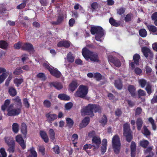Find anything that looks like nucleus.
Segmentation results:
<instances>
[{
    "instance_id": "1",
    "label": "nucleus",
    "mask_w": 157,
    "mask_h": 157,
    "mask_svg": "<svg viewBox=\"0 0 157 157\" xmlns=\"http://www.w3.org/2000/svg\"><path fill=\"white\" fill-rule=\"evenodd\" d=\"M10 101L9 99L6 100L4 104L2 106V110L5 111L6 109L7 111V115L10 116H14L19 115L21 112V108L15 107L14 105H9Z\"/></svg>"
},
{
    "instance_id": "2",
    "label": "nucleus",
    "mask_w": 157,
    "mask_h": 157,
    "mask_svg": "<svg viewBox=\"0 0 157 157\" xmlns=\"http://www.w3.org/2000/svg\"><path fill=\"white\" fill-rule=\"evenodd\" d=\"M101 108L98 105L90 104L86 106L83 107L81 110L82 114L83 115H88L93 116V112H99Z\"/></svg>"
},
{
    "instance_id": "3",
    "label": "nucleus",
    "mask_w": 157,
    "mask_h": 157,
    "mask_svg": "<svg viewBox=\"0 0 157 157\" xmlns=\"http://www.w3.org/2000/svg\"><path fill=\"white\" fill-rule=\"evenodd\" d=\"M82 55L87 60L89 61L90 59L92 61L98 62V56L97 54L90 52L86 47L83 48Z\"/></svg>"
},
{
    "instance_id": "4",
    "label": "nucleus",
    "mask_w": 157,
    "mask_h": 157,
    "mask_svg": "<svg viewBox=\"0 0 157 157\" xmlns=\"http://www.w3.org/2000/svg\"><path fill=\"white\" fill-rule=\"evenodd\" d=\"M90 31L93 34H96L95 39L99 41H101L103 39L104 31L102 28L99 26L92 27Z\"/></svg>"
},
{
    "instance_id": "5",
    "label": "nucleus",
    "mask_w": 157,
    "mask_h": 157,
    "mask_svg": "<svg viewBox=\"0 0 157 157\" xmlns=\"http://www.w3.org/2000/svg\"><path fill=\"white\" fill-rule=\"evenodd\" d=\"M112 145L114 152L118 153L120 149L121 143L119 136L116 135L113 136L112 140Z\"/></svg>"
},
{
    "instance_id": "6",
    "label": "nucleus",
    "mask_w": 157,
    "mask_h": 157,
    "mask_svg": "<svg viewBox=\"0 0 157 157\" xmlns=\"http://www.w3.org/2000/svg\"><path fill=\"white\" fill-rule=\"evenodd\" d=\"M88 91V87L86 86H80L75 94V97L84 98L87 94Z\"/></svg>"
},
{
    "instance_id": "7",
    "label": "nucleus",
    "mask_w": 157,
    "mask_h": 157,
    "mask_svg": "<svg viewBox=\"0 0 157 157\" xmlns=\"http://www.w3.org/2000/svg\"><path fill=\"white\" fill-rule=\"evenodd\" d=\"M43 66L44 67L48 69L50 73L54 76L59 78L61 76V74L60 72L58 71L57 69L54 68L52 66H49L47 62H46L44 63L43 64Z\"/></svg>"
},
{
    "instance_id": "8",
    "label": "nucleus",
    "mask_w": 157,
    "mask_h": 157,
    "mask_svg": "<svg viewBox=\"0 0 157 157\" xmlns=\"http://www.w3.org/2000/svg\"><path fill=\"white\" fill-rule=\"evenodd\" d=\"M131 132L130 129L129 124L126 123L124 125L123 135L126 138L127 141L130 142L132 139Z\"/></svg>"
},
{
    "instance_id": "9",
    "label": "nucleus",
    "mask_w": 157,
    "mask_h": 157,
    "mask_svg": "<svg viewBox=\"0 0 157 157\" xmlns=\"http://www.w3.org/2000/svg\"><path fill=\"white\" fill-rule=\"evenodd\" d=\"M46 118V121L49 123H52L53 121L56 120L58 116L55 113H49L46 114L45 116Z\"/></svg>"
},
{
    "instance_id": "10",
    "label": "nucleus",
    "mask_w": 157,
    "mask_h": 157,
    "mask_svg": "<svg viewBox=\"0 0 157 157\" xmlns=\"http://www.w3.org/2000/svg\"><path fill=\"white\" fill-rule=\"evenodd\" d=\"M13 103L12 104L14 105L15 107H17L18 108H21V109L22 107V104L20 98L18 96H17L12 99Z\"/></svg>"
},
{
    "instance_id": "11",
    "label": "nucleus",
    "mask_w": 157,
    "mask_h": 157,
    "mask_svg": "<svg viewBox=\"0 0 157 157\" xmlns=\"http://www.w3.org/2000/svg\"><path fill=\"white\" fill-rule=\"evenodd\" d=\"M101 142V139L99 136H96L93 137L92 140V144L94 147V149H98L99 147Z\"/></svg>"
},
{
    "instance_id": "12",
    "label": "nucleus",
    "mask_w": 157,
    "mask_h": 157,
    "mask_svg": "<svg viewBox=\"0 0 157 157\" xmlns=\"http://www.w3.org/2000/svg\"><path fill=\"white\" fill-rule=\"evenodd\" d=\"M16 141L20 145L23 149L26 147L25 143L21 135H18L16 137Z\"/></svg>"
},
{
    "instance_id": "13",
    "label": "nucleus",
    "mask_w": 157,
    "mask_h": 157,
    "mask_svg": "<svg viewBox=\"0 0 157 157\" xmlns=\"http://www.w3.org/2000/svg\"><path fill=\"white\" fill-rule=\"evenodd\" d=\"M142 52L144 56L147 57L149 56L150 57H153V54L150 49L146 47H144L142 49Z\"/></svg>"
},
{
    "instance_id": "14",
    "label": "nucleus",
    "mask_w": 157,
    "mask_h": 157,
    "mask_svg": "<svg viewBox=\"0 0 157 157\" xmlns=\"http://www.w3.org/2000/svg\"><path fill=\"white\" fill-rule=\"evenodd\" d=\"M109 60L113 63L115 66L117 67H119L121 64L119 60L113 57L109 56L108 57Z\"/></svg>"
},
{
    "instance_id": "15",
    "label": "nucleus",
    "mask_w": 157,
    "mask_h": 157,
    "mask_svg": "<svg viewBox=\"0 0 157 157\" xmlns=\"http://www.w3.org/2000/svg\"><path fill=\"white\" fill-rule=\"evenodd\" d=\"M71 43L67 40H63L59 41L57 44V46L59 47H64L65 48H68L69 47Z\"/></svg>"
},
{
    "instance_id": "16",
    "label": "nucleus",
    "mask_w": 157,
    "mask_h": 157,
    "mask_svg": "<svg viewBox=\"0 0 157 157\" xmlns=\"http://www.w3.org/2000/svg\"><path fill=\"white\" fill-rule=\"evenodd\" d=\"M90 121V118L88 117H85L79 125L80 128H82L86 127L89 124Z\"/></svg>"
},
{
    "instance_id": "17",
    "label": "nucleus",
    "mask_w": 157,
    "mask_h": 157,
    "mask_svg": "<svg viewBox=\"0 0 157 157\" xmlns=\"http://www.w3.org/2000/svg\"><path fill=\"white\" fill-rule=\"evenodd\" d=\"M107 140L105 139H104L102 142V146L101 148V152L102 154H103L106 151V146L107 145Z\"/></svg>"
},
{
    "instance_id": "18",
    "label": "nucleus",
    "mask_w": 157,
    "mask_h": 157,
    "mask_svg": "<svg viewBox=\"0 0 157 157\" xmlns=\"http://www.w3.org/2000/svg\"><path fill=\"white\" fill-rule=\"evenodd\" d=\"M49 84L50 86H54L58 90H59L63 88L62 84L60 82H54L50 83Z\"/></svg>"
},
{
    "instance_id": "19",
    "label": "nucleus",
    "mask_w": 157,
    "mask_h": 157,
    "mask_svg": "<svg viewBox=\"0 0 157 157\" xmlns=\"http://www.w3.org/2000/svg\"><path fill=\"white\" fill-rule=\"evenodd\" d=\"M78 84L77 81H73L69 86V90L73 91L77 88Z\"/></svg>"
},
{
    "instance_id": "20",
    "label": "nucleus",
    "mask_w": 157,
    "mask_h": 157,
    "mask_svg": "<svg viewBox=\"0 0 157 157\" xmlns=\"http://www.w3.org/2000/svg\"><path fill=\"white\" fill-rule=\"evenodd\" d=\"M22 49L24 50L32 51L33 48L32 45L31 44L26 43L24 44H22Z\"/></svg>"
},
{
    "instance_id": "21",
    "label": "nucleus",
    "mask_w": 157,
    "mask_h": 157,
    "mask_svg": "<svg viewBox=\"0 0 157 157\" xmlns=\"http://www.w3.org/2000/svg\"><path fill=\"white\" fill-rule=\"evenodd\" d=\"M40 135L42 138L45 143H47L49 140L48 135L45 131H41L40 132Z\"/></svg>"
},
{
    "instance_id": "22",
    "label": "nucleus",
    "mask_w": 157,
    "mask_h": 157,
    "mask_svg": "<svg viewBox=\"0 0 157 157\" xmlns=\"http://www.w3.org/2000/svg\"><path fill=\"white\" fill-rule=\"evenodd\" d=\"M147 27L150 32L153 33V34L157 35V28L154 25H147Z\"/></svg>"
},
{
    "instance_id": "23",
    "label": "nucleus",
    "mask_w": 157,
    "mask_h": 157,
    "mask_svg": "<svg viewBox=\"0 0 157 157\" xmlns=\"http://www.w3.org/2000/svg\"><path fill=\"white\" fill-rule=\"evenodd\" d=\"M58 98L62 100L69 101L70 99V97L64 94H60L58 95Z\"/></svg>"
},
{
    "instance_id": "24",
    "label": "nucleus",
    "mask_w": 157,
    "mask_h": 157,
    "mask_svg": "<svg viewBox=\"0 0 157 157\" xmlns=\"http://www.w3.org/2000/svg\"><path fill=\"white\" fill-rule=\"evenodd\" d=\"M131 157H134L136 151V144L134 142H132L131 144Z\"/></svg>"
},
{
    "instance_id": "25",
    "label": "nucleus",
    "mask_w": 157,
    "mask_h": 157,
    "mask_svg": "<svg viewBox=\"0 0 157 157\" xmlns=\"http://www.w3.org/2000/svg\"><path fill=\"white\" fill-rule=\"evenodd\" d=\"M21 133L25 137L27 133V126L26 124L24 123H23L21 124Z\"/></svg>"
},
{
    "instance_id": "26",
    "label": "nucleus",
    "mask_w": 157,
    "mask_h": 157,
    "mask_svg": "<svg viewBox=\"0 0 157 157\" xmlns=\"http://www.w3.org/2000/svg\"><path fill=\"white\" fill-rule=\"evenodd\" d=\"M128 90L132 96L134 97L135 96L136 89L134 86H129L128 88Z\"/></svg>"
},
{
    "instance_id": "27",
    "label": "nucleus",
    "mask_w": 157,
    "mask_h": 157,
    "mask_svg": "<svg viewBox=\"0 0 157 157\" xmlns=\"http://www.w3.org/2000/svg\"><path fill=\"white\" fill-rule=\"evenodd\" d=\"M115 86L118 89L121 90L122 87V83L120 79L115 80L114 83Z\"/></svg>"
},
{
    "instance_id": "28",
    "label": "nucleus",
    "mask_w": 157,
    "mask_h": 157,
    "mask_svg": "<svg viewBox=\"0 0 157 157\" xmlns=\"http://www.w3.org/2000/svg\"><path fill=\"white\" fill-rule=\"evenodd\" d=\"M9 74V72L7 71L0 75V84L2 83Z\"/></svg>"
},
{
    "instance_id": "29",
    "label": "nucleus",
    "mask_w": 157,
    "mask_h": 157,
    "mask_svg": "<svg viewBox=\"0 0 157 157\" xmlns=\"http://www.w3.org/2000/svg\"><path fill=\"white\" fill-rule=\"evenodd\" d=\"M29 152L30 154L27 157H37V153L34 148H31Z\"/></svg>"
},
{
    "instance_id": "30",
    "label": "nucleus",
    "mask_w": 157,
    "mask_h": 157,
    "mask_svg": "<svg viewBox=\"0 0 157 157\" xmlns=\"http://www.w3.org/2000/svg\"><path fill=\"white\" fill-rule=\"evenodd\" d=\"M138 82L142 88H144L146 85H147V84L149 83L144 79H139L138 81Z\"/></svg>"
},
{
    "instance_id": "31",
    "label": "nucleus",
    "mask_w": 157,
    "mask_h": 157,
    "mask_svg": "<svg viewBox=\"0 0 157 157\" xmlns=\"http://www.w3.org/2000/svg\"><path fill=\"white\" fill-rule=\"evenodd\" d=\"M49 137L52 140H54L55 138V132L54 130L52 129H50L48 131Z\"/></svg>"
},
{
    "instance_id": "32",
    "label": "nucleus",
    "mask_w": 157,
    "mask_h": 157,
    "mask_svg": "<svg viewBox=\"0 0 157 157\" xmlns=\"http://www.w3.org/2000/svg\"><path fill=\"white\" fill-rule=\"evenodd\" d=\"M93 145L90 144H86L83 147V149L85 150L87 153H89L90 150L92 148Z\"/></svg>"
},
{
    "instance_id": "33",
    "label": "nucleus",
    "mask_w": 157,
    "mask_h": 157,
    "mask_svg": "<svg viewBox=\"0 0 157 157\" xmlns=\"http://www.w3.org/2000/svg\"><path fill=\"white\" fill-rule=\"evenodd\" d=\"M67 59L68 62L71 63L74 61L75 57L71 53L69 52L67 54Z\"/></svg>"
},
{
    "instance_id": "34",
    "label": "nucleus",
    "mask_w": 157,
    "mask_h": 157,
    "mask_svg": "<svg viewBox=\"0 0 157 157\" xmlns=\"http://www.w3.org/2000/svg\"><path fill=\"white\" fill-rule=\"evenodd\" d=\"M23 78H16L14 80V84L17 86H18L23 82Z\"/></svg>"
},
{
    "instance_id": "35",
    "label": "nucleus",
    "mask_w": 157,
    "mask_h": 157,
    "mask_svg": "<svg viewBox=\"0 0 157 157\" xmlns=\"http://www.w3.org/2000/svg\"><path fill=\"white\" fill-rule=\"evenodd\" d=\"M9 92L10 95L12 96H14L17 94L16 90L13 87H11L9 88Z\"/></svg>"
},
{
    "instance_id": "36",
    "label": "nucleus",
    "mask_w": 157,
    "mask_h": 157,
    "mask_svg": "<svg viewBox=\"0 0 157 157\" xmlns=\"http://www.w3.org/2000/svg\"><path fill=\"white\" fill-rule=\"evenodd\" d=\"M143 123V122L140 118H138L136 121V124L137 129L138 130H140Z\"/></svg>"
},
{
    "instance_id": "37",
    "label": "nucleus",
    "mask_w": 157,
    "mask_h": 157,
    "mask_svg": "<svg viewBox=\"0 0 157 157\" xmlns=\"http://www.w3.org/2000/svg\"><path fill=\"white\" fill-rule=\"evenodd\" d=\"M19 129V126L17 123H14L12 125L13 131L15 133L18 132Z\"/></svg>"
},
{
    "instance_id": "38",
    "label": "nucleus",
    "mask_w": 157,
    "mask_h": 157,
    "mask_svg": "<svg viewBox=\"0 0 157 157\" xmlns=\"http://www.w3.org/2000/svg\"><path fill=\"white\" fill-rule=\"evenodd\" d=\"M109 22L112 25L114 26L117 27L120 25V23L118 22L112 18H110L109 19Z\"/></svg>"
},
{
    "instance_id": "39",
    "label": "nucleus",
    "mask_w": 157,
    "mask_h": 157,
    "mask_svg": "<svg viewBox=\"0 0 157 157\" xmlns=\"http://www.w3.org/2000/svg\"><path fill=\"white\" fill-rule=\"evenodd\" d=\"M140 56L138 54H136L133 56V59L135 64L136 65H139V59H140Z\"/></svg>"
},
{
    "instance_id": "40",
    "label": "nucleus",
    "mask_w": 157,
    "mask_h": 157,
    "mask_svg": "<svg viewBox=\"0 0 157 157\" xmlns=\"http://www.w3.org/2000/svg\"><path fill=\"white\" fill-rule=\"evenodd\" d=\"M139 33L141 36L144 37L146 36L147 33L145 29H142L140 30Z\"/></svg>"
},
{
    "instance_id": "41",
    "label": "nucleus",
    "mask_w": 157,
    "mask_h": 157,
    "mask_svg": "<svg viewBox=\"0 0 157 157\" xmlns=\"http://www.w3.org/2000/svg\"><path fill=\"white\" fill-rule=\"evenodd\" d=\"M66 121L67 126L70 128L72 127L74 124L73 120L70 118H67L66 119Z\"/></svg>"
},
{
    "instance_id": "42",
    "label": "nucleus",
    "mask_w": 157,
    "mask_h": 157,
    "mask_svg": "<svg viewBox=\"0 0 157 157\" xmlns=\"http://www.w3.org/2000/svg\"><path fill=\"white\" fill-rule=\"evenodd\" d=\"M8 46V44L6 41L3 40L0 41V48L3 49H6Z\"/></svg>"
},
{
    "instance_id": "43",
    "label": "nucleus",
    "mask_w": 157,
    "mask_h": 157,
    "mask_svg": "<svg viewBox=\"0 0 157 157\" xmlns=\"http://www.w3.org/2000/svg\"><path fill=\"white\" fill-rule=\"evenodd\" d=\"M143 130L142 131V133L145 136H149L150 135L151 132L147 128L146 126H144L143 128Z\"/></svg>"
},
{
    "instance_id": "44",
    "label": "nucleus",
    "mask_w": 157,
    "mask_h": 157,
    "mask_svg": "<svg viewBox=\"0 0 157 157\" xmlns=\"http://www.w3.org/2000/svg\"><path fill=\"white\" fill-rule=\"evenodd\" d=\"M148 144V141L146 140H143L140 142V145L144 148L146 147Z\"/></svg>"
},
{
    "instance_id": "45",
    "label": "nucleus",
    "mask_w": 157,
    "mask_h": 157,
    "mask_svg": "<svg viewBox=\"0 0 157 157\" xmlns=\"http://www.w3.org/2000/svg\"><path fill=\"white\" fill-rule=\"evenodd\" d=\"M107 122V119L105 115H104L103 117L100 119V122L102 125L105 124Z\"/></svg>"
},
{
    "instance_id": "46",
    "label": "nucleus",
    "mask_w": 157,
    "mask_h": 157,
    "mask_svg": "<svg viewBox=\"0 0 157 157\" xmlns=\"http://www.w3.org/2000/svg\"><path fill=\"white\" fill-rule=\"evenodd\" d=\"M152 20L154 21V24L157 26V12H155L152 14L151 16Z\"/></svg>"
},
{
    "instance_id": "47",
    "label": "nucleus",
    "mask_w": 157,
    "mask_h": 157,
    "mask_svg": "<svg viewBox=\"0 0 157 157\" xmlns=\"http://www.w3.org/2000/svg\"><path fill=\"white\" fill-rule=\"evenodd\" d=\"M36 77L44 81L46 79L45 75L42 73H40L37 74Z\"/></svg>"
},
{
    "instance_id": "48",
    "label": "nucleus",
    "mask_w": 157,
    "mask_h": 157,
    "mask_svg": "<svg viewBox=\"0 0 157 157\" xmlns=\"http://www.w3.org/2000/svg\"><path fill=\"white\" fill-rule=\"evenodd\" d=\"M145 90H146L147 93L149 94H151L152 92L151 86L149 83L148 84H147V85H146L145 88Z\"/></svg>"
},
{
    "instance_id": "49",
    "label": "nucleus",
    "mask_w": 157,
    "mask_h": 157,
    "mask_svg": "<svg viewBox=\"0 0 157 157\" xmlns=\"http://www.w3.org/2000/svg\"><path fill=\"white\" fill-rule=\"evenodd\" d=\"M152 149L151 147H148L145 151V153H149L150 154V155L148 156H147L146 157H152L153 155V153L151 152V150Z\"/></svg>"
},
{
    "instance_id": "50",
    "label": "nucleus",
    "mask_w": 157,
    "mask_h": 157,
    "mask_svg": "<svg viewBox=\"0 0 157 157\" xmlns=\"http://www.w3.org/2000/svg\"><path fill=\"white\" fill-rule=\"evenodd\" d=\"M43 104L44 107L49 108L51 106V102L48 100H45L43 102Z\"/></svg>"
},
{
    "instance_id": "51",
    "label": "nucleus",
    "mask_w": 157,
    "mask_h": 157,
    "mask_svg": "<svg viewBox=\"0 0 157 157\" xmlns=\"http://www.w3.org/2000/svg\"><path fill=\"white\" fill-rule=\"evenodd\" d=\"M97 80H100L102 78L101 75L99 73H94V77Z\"/></svg>"
},
{
    "instance_id": "52",
    "label": "nucleus",
    "mask_w": 157,
    "mask_h": 157,
    "mask_svg": "<svg viewBox=\"0 0 157 157\" xmlns=\"http://www.w3.org/2000/svg\"><path fill=\"white\" fill-rule=\"evenodd\" d=\"M139 97L140 98L141 96H144L146 95L145 92L143 90L140 89L138 91Z\"/></svg>"
},
{
    "instance_id": "53",
    "label": "nucleus",
    "mask_w": 157,
    "mask_h": 157,
    "mask_svg": "<svg viewBox=\"0 0 157 157\" xmlns=\"http://www.w3.org/2000/svg\"><path fill=\"white\" fill-rule=\"evenodd\" d=\"M0 152L2 157H6L7 154L4 148L2 147L0 149Z\"/></svg>"
},
{
    "instance_id": "54",
    "label": "nucleus",
    "mask_w": 157,
    "mask_h": 157,
    "mask_svg": "<svg viewBox=\"0 0 157 157\" xmlns=\"http://www.w3.org/2000/svg\"><path fill=\"white\" fill-rule=\"evenodd\" d=\"M23 72V71L20 68H17L15 71L13 72V73L16 75H18L19 74Z\"/></svg>"
},
{
    "instance_id": "55",
    "label": "nucleus",
    "mask_w": 157,
    "mask_h": 157,
    "mask_svg": "<svg viewBox=\"0 0 157 157\" xmlns=\"http://www.w3.org/2000/svg\"><path fill=\"white\" fill-rule=\"evenodd\" d=\"M73 104L72 103L69 102L66 104L65 105V109L66 110H69L72 107Z\"/></svg>"
},
{
    "instance_id": "56",
    "label": "nucleus",
    "mask_w": 157,
    "mask_h": 157,
    "mask_svg": "<svg viewBox=\"0 0 157 157\" xmlns=\"http://www.w3.org/2000/svg\"><path fill=\"white\" fill-rule=\"evenodd\" d=\"M22 44L21 42H18L14 45V47L15 49H18L22 48Z\"/></svg>"
},
{
    "instance_id": "57",
    "label": "nucleus",
    "mask_w": 157,
    "mask_h": 157,
    "mask_svg": "<svg viewBox=\"0 0 157 157\" xmlns=\"http://www.w3.org/2000/svg\"><path fill=\"white\" fill-rule=\"evenodd\" d=\"M53 150L55 153L58 154L59 153V147L57 145L55 146L53 148Z\"/></svg>"
},
{
    "instance_id": "58",
    "label": "nucleus",
    "mask_w": 157,
    "mask_h": 157,
    "mask_svg": "<svg viewBox=\"0 0 157 157\" xmlns=\"http://www.w3.org/2000/svg\"><path fill=\"white\" fill-rule=\"evenodd\" d=\"M152 103L157 102V92L155 94L153 98L151 101Z\"/></svg>"
},
{
    "instance_id": "59",
    "label": "nucleus",
    "mask_w": 157,
    "mask_h": 157,
    "mask_svg": "<svg viewBox=\"0 0 157 157\" xmlns=\"http://www.w3.org/2000/svg\"><path fill=\"white\" fill-rule=\"evenodd\" d=\"M124 12L125 9L123 8H120L117 10V13L120 15L123 14Z\"/></svg>"
},
{
    "instance_id": "60",
    "label": "nucleus",
    "mask_w": 157,
    "mask_h": 157,
    "mask_svg": "<svg viewBox=\"0 0 157 157\" xmlns=\"http://www.w3.org/2000/svg\"><path fill=\"white\" fill-rule=\"evenodd\" d=\"M134 71L137 75H139L142 73V70L139 67H136Z\"/></svg>"
},
{
    "instance_id": "61",
    "label": "nucleus",
    "mask_w": 157,
    "mask_h": 157,
    "mask_svg": "<svg viewBox=\"0 0 157 157\" xmlns=\"http://www.w3.org/2000/svg\"><path fill=\"white\" fill-rule=\"evenodd\" d=\"M23 103L26 107L29 108V104L26 98H25L23 100Z\"/></svg>"
},
{
    "instance_id": "62",
    "label": "nucleus",
    "mask_w": 157,
    "mask_h": 157,
    "mask_svg": "<svg viewBox=\"0 0 157 157\" xmlns=\"http://www.w3.org/2000/svg\"><path fill=\"white\" fill-rule=\"evenodd\" d=\"M25 5H26L25 3V2H24L21 3V4H20L18 6H17V9H22L25 7Z\"/></svg>"
},
{
    "instance_id": "63",
    "label": "nucleus",
    "mask_w": 157,
    "mask_h": 157,
    "mask_svg": "<svg viewBox=\"0 0 157 157\" xmlns=\"http://www.w3.org/2000/svg\"><path fill=\"white\" fill-rule=\"evenodd\" d=\"M146 72L147 74H150L151 72L152 69L151 67L147 66H146L145 67Z\"/></svg>"
},
{
    "instance_id": "64",
    "label": "nucleus",
    "mask_w": 157,
    "mask_h": 157,
    "mask_svg": "<svg viewBox=\"0 0 157 157\" xmlns=\"http://www.w3.org/2000/svg\"><path fill=\"white\" fill-rule=\"evenodd\" d=\"M63 16H59L57 19V21L56 22V24H58L60 23L63 21Z\"/></svg>"
}]
</instances>
